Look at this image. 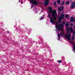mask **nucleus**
Masks as SVG:
<instances>
[{"label":"nucleus","instance_id":"f257e3e1","mask_svg":"<svg viewBox=\"0 0 75 75\" xmlns=\"http://www.w3.org/2000/svg\"><path fill=\"white\" fill-rule=\"evenodd\" d=\"M49 10L50 13L52 14L53 18H51L50 16L49 15H48V16L50 19V22L52 24H55V21H54V20H55L57 19V11L56 10H52V7H49Z\"/></svg>","mask_w":75,"mask_h":75},{"label":"nucleus","instance_id":"f03ea898","mask_svg":"<svg viewBox=\"0 0 75 75\" xmlns=\"http://www.w3.org/2000/svg\"><path fill=\"white\" fill-rule=\"evenodd\" d=\"M61 22H60V23H59V22H57L55 24L56 28L57 30V31H60V30H62V31L60 33V35L59 34L58 35V40H59V39H60V35H62H62H64V30H63L64 27L63 26V25H64V24H65V22L64 21H63V24H60Z\"/></svg>","mask_w":75,"mask_h":75},{"label":"nucleus","instance_id":"7ed1b4c3","mask_svg":"<svg viewBox=\"0 0 75 75\" xmlns=\"http://www.w3.org/2000/svg\"><path fill=\"white\" fill-rule=\"evenodd\" d=\"M66 25L67 27L66 29V30H67V34L65 35V37L67 38L68 40L69 41L71 39V36L70 32V29L68 27V25H69V23L67 22Z\"/></svg>","mask_w":75,"mask_h":75},{"label":"nucleus","instance_id":"20e7f679","mask_svg":"<svg viewBox=\"0 0 75 75\" xmlns=\"http://www.w3.org/2000/svg\"><path fill=\"white\" fill-rule=\"evenodd\" d=\"M64 13H62L61 14V15L59 16V19L57 21V22H59V23H61L62 19H64Z\"/></svg>","mask_w":75,"mask_h":75},{"label":"nucleus","instance_id":"39448f33","mask_svg":"<svg viewBox=\"0 0 75 75\" xmlns=\"http://www.w3.org/2000/svg\"><path fill=\"white\" fill-rule=\"evenodd\" d=\"M63 9H64V7H63L62 6L58 8V11H62V10H63Z\"/></svg>","mask_w":75,"mask_h":75},{"label":"nucleus","instance_id":"423d86ee","mask_svg":"<svg viewBox=\"0 0 75 75\" xmlns=\"http://www.w3.org/2000/svg\"><path fill=\"white\" fill-rule=\"evenodd\" d=\"M75 2H73L72 3V4L71 5L70 8H75Z\"/></svg>","mask_w":75,"mask_h":75},{"label":"nucleus","instance_id":"0eeeda50","mask_svg":"<svg viewBox=\"0 0 75 75\" xmlns=\"http://www.w3.org/2000/svg\"><path fill=\"white\" fill-rule=\"evenodd\" d=\"M30 1L31 3H33V4H35V5L38 4L37 2V1H35L32 0Z\"/></svg>","mask_w":75,"mask_h":75},{"label":"nucleus","instance_id":"6e6552de","mask_svg":"<svg viewBox=\"0 0 75 75\" xmlns=\"http://www.w3.org/2000/svg\"><path fill=\"white\" fill-rule=\"evenodd\" d=\"M48 1H49V0H46L45 2V6L48 5Z\"/></svg>","mask_w":75,"mask_h":75},{"label":"nucleus","instance_id":"1a4fd4ad","mask_svg":"<svg viewBox=\"0 0 75 75\" xmlns=\"http://www.w3.org/2000/svg\"><path fill=\"white\" fill-rule=\"evenodd\" d=\"M54 6L55 8L57 7V2H54Z\"/></svg>","mask_w":75,"mask_h":75},{"label":"nucleus","instance_id":"9d476101","mask_svg":"<svg viewBox=\"0 0 75 75\" xmlns=\"http://www.w3.org/2000/svg\"><path fill=\"white\" fill-rule=\"evenodd\" d=\"M65 17L67 19H69V15H66L65 16Z\"/></svg>","mask_w":75,"mask_h":75},{"label":"nucleus","instance_id":"9b49d317","mask_svg":"<svg viewBox=\"0 0 75 75\" xmlns=\"http://www.w3.org/2000/svg\"><path fill=\"white\" fill-rule=\"evenodd\" d=\"M70 30L71 33H73V29L72 28H70Z\"/></svg>","mask_w":75,"mask_h":75},{"label":"nucleus","instance_id":"f8f14e48","mask_svg":"<svg viewBox=\"0 0 75 75\" xmlns=\"http://www.w3.org/2000/svg\"><path fill=\"white\" fill-rule=\"evenodd\" d=\"M57 2L58 4H59L60 2H61V1H60L58 0L57 1Z\"/></svg>","mask_w":75,"mask_h":75},{"label":"nucleus","instance_id":"ddd939ff","mask_svg":"<svg viewBox=\"0 0 75 75\" xmlns=\"http://www.w3.org/2000/svg\"><path fill=\"white\" fill-rule=\"evenodd\" d=\"M57 62L58 63H61V62H61V61L59 60L57 61Z\"/></svg>","mask_w":75,"mask_h":75},{"label":"nucleus","instance_id":"4468645a","mask_svg":"<svg viewBox=\"0 0 75 75\" xmlns=\"http://www.w3.org/2000/svg\"><path fill=\"white\" fill-rule=\"evenodd\" d=\"M64 1H63L62 2V3H61V4L62 5H64Z\"/></svg>","mask_w":75,"mask_h":75},{"label":"nucleus","instance_id":"2eb2a0df","mask_svg":"<svg viewBox=\"0 0 75 75\" xmlns=\"http://www.w3.org/2000/svg\"><path fill=\"white\" fill-rule=\"evenodd\" d=\"M67 4H69V1H67L66 2Z\"/></svg>","mask_w":75,"mask_h":75},{"label":"nucleus","instance_id":"dca6fc26","mask_svg":"<svg viewBox=\"0 0 75 75\" xmlns=\"http://www.w3.org/2000/svg\"><path fill=\"white\" fill-rule=\"evenodd\" d=\"M75 51V45H74V49H73V51Z\"/></svg>","mask_w":75,"mask_h":75},{"label":"nucleus","instance_id":"f3484780","mask_svg":"<svg viewBox=\"0 0 75 75\" xmlns=\"http://www.w3.org/2000/svg\"><path fill=\"white\" fill-rule=\"evenodd\" d=\"M70 25L71 26H74V24H73V23H71L70 24Z\"/></svg>","mask_w":75,"mask_h":75},{"label":"nucleus","instance_id":"a211bd4d","mask_svg":"<svg viewBox=\"0 0 75 75\" xmlns=\"http://www.w3.org/2000/svg\"><path fill=\"white\" fill-rule=\"evenodd\" d=\"M42 19H44V18L43 17L41 18H40V20H42Z\"/></svg>","mask_w":75,"mask_h":75},{"label":"nucleus","instance_id":"6ab92c4d","mask_svg":"<svg viewBox=\"0 0 75 75\" xmlns=\"http://www.w3.org/2000/svg\"><path fill=\"white\" fill-rule=\"evenodd\" d=\"M74 35H72V39H74Z\"/></svg>","mask_w":75,"mask_h":75},{"label":"nucleus","instance_id":"aec40b11","mask_svg":"<svg viewBox=\"0 0 75 75\" xmlns=\"http://www.w3.org/2000/svg\"><path fill=\"white\" fill-rule=\"evenodd\" d=\"M71 42L72 44H74V43H73V42Z\"/></svg>","mask_w":75,"mask_h":75}]
</instances>
